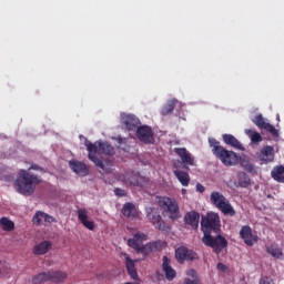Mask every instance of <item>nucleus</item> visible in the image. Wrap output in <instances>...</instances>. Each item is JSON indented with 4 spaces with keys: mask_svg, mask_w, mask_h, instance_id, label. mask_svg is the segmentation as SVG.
Segmentation results:
<instances>
[{
    "mask_svg": "<svg viewBox=\"0 0 284 284\" xmlns=\"http://www.w3.org/2000/svg\"><path fill=\"white\" fill-rule=\"evenodd\" d=\"M184 284H201V280H199V278H194V280L185 278Z\"/></svg>",
    "mask_w": 284,
    "mask_h": 284,
    "instance_id": "nucleus-40",
    "label": "nucleus"
},
{
    "mask_svg": "<svg viewBox=\"0 0 284 284\" xmlns=\"http://www.w3.org/2000/svg\"><path fill=\"white\" fill-rule=\"evenodd\" d=\"M191 272H192V274H196V271H194V270H192Z\"/></svg>",
    "mask_w": 284,
    "mask_h": 284,
    "instance_id": "nucleus-46",
    "label": "nucleus"
},
{
    "mask_svg": "<svg viewBox=\"0 0 284 284\" xmlns=\"http://www.w3.org/2000/svg\"><path fill=\"white\" fill-rule=\"evenodd\" d=\"M212 205H214L224 216H236L234 206L230 203V200L219 191H213L210 196Z\"/></svg>",
    "mask_w": 284,
    "mask_h": 284,
    "instance_id": "nucleus-5",
    "label": "nucleus"
},
{
    "mask_svg": "<svg viewBox=\"0 0 284 284\" xmlns=\"http://www.w3.org/2000/svg\"><path fill=\"white\" fill-rule=\"evenodd\" d=\"M258 284H276V283H274V280H272L271 277L264 276L260 278Z\"/></svg>",
    "mask_w": 284,
    "mask_h": 284,
    "instance_id": "nucleus-37",
    "label": "nucleus"
},
{
    "mask_svg": "<svg viewBox=\"0 0 284 284\" xmlns=\"http://www.w3.org/2000/svg\"><path fill=\"white\" fill-rule=\"evenodd\" d=\"M272 179H274V181H277V183H284V166H277L274 168L271 172Z\"/></svg>",
    "mask_w": 284,
    "mask_h": 284,
    "instance_id": "nucleus-26",
    "label": "nucleus"
},
{
    "mask_svg": "<svg viewBox=\"0 0 284 284\" xmlns=\"http://www.w3.org/2000/svg\"><path fill=\"white\" fill-rule=\"evenodd\" d=\"M199 221H201V214L196 211H190L184 215L185 225H190L192 230H199Z\"/></svg>",
    "mask_w": 284,
    "mask_h": 284,
    "instance_id": "nucleus-16",
    "label": "nucleus"
},
{
    "mask_svg": "<svg viewBox=\"0 0 284 284\" xmlns=\"http://www.w3.org/2000/svg\"><path fill=\"white\" fill-rule=\"evenodd\" d=\"M122 123L129 132H136L139 130V125H141V120L132 114H123L121 116Z\"/></svg>",
    "mask_w": 284,
    "mask_h": 284,
    "instance_id": "nucleus-13",
    "label": "nucleus"
},
{
    "mask_svg": "<svg viewBox=\"0 0 284 284\" xmlns=\"http://www.w3.org/2000/svg\"><path fill=\"white\" fill-rule=\"evenodd\" d=\"M78 219L87 230H94V222L88 220V211L85 209L78 210Z\"/></svg>",
    "mask_w": 284,
    "mask_h": 284,
    "instance_id": "nucleus-22",
    "label": "nucleus"
},
{
    "mask_svg": "<svg viewBox=\"0 0 284 284\" xmlns=\"http://www.w3.org/2000/svg\"><path fill=\"white\" fill-rule=\"evenodd\" d=\"M114 194L115 196H128V193L125 192V190L119 189V187L114 190Z\"/></svg>",
    "mask_w": 284,
    "mask_h": 284,
    "instance_id": "nucleus-38",
    "label": "nucleus"
},
{
    "mask_svg": "<svg viewBox=\"0 0 284 284\" xmlns=\"http://www.w3.org/2000/svg\"><path fill=\"white\" fill-rule=\"evenodd\" d=\"M125 267L129 276L133 281H139V273L136 272V265L134 264V260H131L130 256H125Z\"/></svg>",
    "mask_w": 284,
    "mask_h": 284,
    "instance_id": "nucleus-21",
    "label": "nucleus"
},
{
    "mask_svg": "<svg viewBox=\"0 0 284 284\" xmlns=\"http://www.w3.org/2000/svg\"><path fill=\"white\" fill-rule=\"evenodd\" d=\"M143 241H148V235L142 232H138L132 239L128 240L129 247H132L136 254H143V256H149L152 252L161 250V242H149L143 245Z\"/></svg>",
    "mask_w": 284,
    "mask_h": 284,
    "instance_id": "nucleus-3",
    "label": "nucleus"
},
{
    "mask_svg": "<svg viewBox=\"0 0 284 284\" xmlns=\"http://www.w3.org/2000/svg\"><path fill=\"white\" fill-rule=\"evenodd\" d=\"M173 174L183 187H187V185H190V173L182 170H174Z\"/></svg>",
    "mask_w": 284,
    "mask_h": 284,
    "instance_id": "nucleus-25",
    "label": "nucleus"
},
{
    "mask_svg": "<svg viewBox=\"0 0 284 284\" xmlns=\"http://www.w3.org/2000/svg\"><path fill=\"white\" fill-rule=\"evenodd\" d=\"M209 145L210 148H212V153L214 154V156H216V159H220L223 165H225L226 168H232V165H236L239 163L241 159L239 154H236V152L234 151L224 149L221 145V142H219L216 139L210 138Z\"/></svg>",
    "mask_w": 284,
    "mask_h": 284,
    "instance_id": "nucleus-4",
    "label": "nucleus"
},
{
    "mask_svg": "<svg viewBox=\"0 0 284 284\" xmlns=\"http://www.w3.org/2000/svg\"><path fill=\"white\" fill-rule=\"evenodd\" d=\"M264 130H266V132H270L272 136L278 138V130H276L274 125L267 123L266 126H264Z\"/></svg>",
    "mask_w": 284,
    "mask_h": 284,
    "instance_id": "nucleus-36",
    "label": "nucleus"
},
{
    "mask_svg": "<svg viewBox=\"0 0 284 284\" xmlns=\"http://www.w3.org/2000/svg\"><path fill=\"white\" fill-rule=\"evenodd\" d=\"M245 134L248 135L251 142L254 143L255 145L263 141V136H261V134L256 132V130L254 129H246Z\"/></svg>",
    "mask_w": 284,
    "mask_h": 284,
    "instance_id": "nucleus-28",
    "label": "nucleus"
},
{
    "mask_svg": "<svg viewBox=\"0 0 284 284\" xmlns=\"http://www.w3.org/2000/svg\"><path fill=\"white\" fill-rule=\"evenodd\" d=\"M222 139L226 145H231V148H236V150H243V144L232 134H223Z\"/></svg>",
    "mask_w": 284,
    "mask_h": 284,
    "instance_id": "nucleus-24",
    "label": "nucleus"
},
{
    "mask_svg": "<svg viewBox=\"0 0 284 284\" xmlns=\"http://www.w3.org/2000/svg\"><path fill=\"white\" fill-rule=\"evenodd\" d=\"M253 123H255L260 130H265L267 122H265V119L263 118V114H257L254 120Z\"/></svg>",
    "mask_w": 284,
    "mask_h": 284,
    "instance_id": "nucleus-34",
    "label": "nucleus"
},
{
    "mask_svg": "<svg viewBox=\"0 0 284 284\" xmlns=\"http://www.w3.org/2000/svg\"><path fill=\"white\" fill-rule=\"evenodd\" d=\"M44 223H57V220L45 213L44 214Z\"/></svg>",
    "mask_w": 284,
    "mask_h": 284,
    "instance_id": "nucleus-39",
    "label": "nucleus"
},
{
    "mask_svg": "<svg viewBox=\"0 0 284 284\" xmlns=\"http://www.w3.org/2000/svg\"><path fill=\"white\" fill-rule=\"evenodd\" d=\"M146 216L149 221L158 229L162 230V232H165L168 230V226L165 225V221H163V217L161 216V212L156 207H149L146 209Z\"/></svg>",
    "mask_w": 284,
    "mask_h": 284,
    "instance_id": "nucleus-9",
    "label": "nucleus"
},
{
    "mask_svg": "<svg viewBox=\"0 0 284 284\" xmlns=\"http://www.w3.org/2000/svg\"><path fill=\"white\" fill-rule=\"evenodd\" d=\"M48 278L51 283H63L68 278V274L63 271L48 272Z\"/></svg>",
    "mask_w": 284,
    "mask_h": 284,
    "instance_id": "nucleus-23",
    "label": "nucleus"
},
{
    "mask_svg": "<svg viewBox=\"0 0 284 284\" xmlns=\"http://www.w3.org/2000/svg\"><path fill=\"white\" fill-rule=\"evenodd\" d=\"M122 214L126 219H136V216H139V211L136 210V205L128 202L122 207Z\"/></svg>",
    "mask_w": 284,
    "mask_h": 284,
    "instance_id": "nucleus-20",
    "label": "nucleus"
},
{
    "mask_svg": "<svg viewBox=\"0 0 284 284\" xmlns=\"http://www.w3.org/2000/svg\"><path fill=\"white\" fill-rule=\"evenodd\" d=\"M182 192H183V194H185V192H186L185 189H183Z\"/></svg>",
    "mask_w": 284,
    "mask_h": 284,
    "instance_id": "nucleus-48",
    "label": "nucleus"
},
{
    "mask_svg": "<svg viewBox=\"0 0 284 284\" xmlns=\"http://www.w3.org/2000/svg\"><path fill=\"white\" fill-rule=\"evenodd\" d=\"M148 178L141 176L139 174H134L132 176V180H130L131 185H138L140 187H143V185H145V183H148Z\"/></svg>",
    "mask_w": 284,
    "mask_h": 284,
    "instance_id": "nucleus-32",
    "label": "nucleus"
},
{
    "mask_svg": "<svg viewBox=\"0 0 284 284\" xmlns=\"http://www.w3.org/2000/svg\"><path fill=\"white\" fill-rule=\"evenodd\" d=\"M277 121H281V116L277 115Z\"/></svg>",
    "mask_w": 284,
    "mask_h": 284,
    "instance_id": "nucleus-47",
    "label": "nucleus"
},
{
    "mask_svg": "<svg viewBox=\"0 0 284 284\" xmlns=\"http://www.w3.org/2000/svg\"><path fill=\"white\" fill-rule=\"evenodd\" d=\"M69 166L79 176H88L90 174V170H88V165H85V163L81 161L71 160L69 162Z\"/></svg>",
    "mask_w": 284,
    "mask_h": 284,
    "instance_id": "nucleus-14",
    "label": "nucleus"
},
{
    "mask_svg": "<svg viewBox=\"0 0 284 284\" xmlns=\"http://www.w3.org/2000/svg\"><path fill=\"white\" fill-rule=\"evenodd\" d=\"M174 152H175V154H178V156H180V159L184 165H194V159L187 152V149L176 148V149H174Z\"/></svg>",
    "mask_w": 284,
    "mask_h": 284,
    "instance_id": "nucleus-18",
    "label": "nucleus"
},
{
    "mask_svg": "<svg viewBox=\"0 0 284 284\" xmlns=\"http://www.w3.org/2000/svg\"><path fill=\"white\" fill-rule=\"evenodd\" d=\"M52 250V242L42 241L38 245L33 247V254L36 256H43V254H48L49 251Z\"/></svg>",
    "mask_w": 284,
    "mask_h": 284,
    "instance_id": "nucleus-19",
    "label": "nucleus"
},
{
    "mask_svg": "<svg viewBox=\"0 0 284 284\" xmlns=\"http://www.w3.org/2000/svg\"><path fill=\"white\" fill-rule=\"evenodd\" d=\"M202 243L206 247H211L214 254H221V252H223L224 250H227V245H230L225 236L219 233L216 236H212V233L210 232H204V235L202 237Z\"/></svg>",
    "mask_w": 284,
    "mask_h": 284,
    "instance_id": "nucleus-6",
    "label": "nucleus"
},
{
    "mask_svg": "<svg viewBox=\"0 0 284 284\" xmlns=\"http://www.w3.org/2000/svg\"><path fill=\"white\" fill-rule=\"evenodd\" d=\"M201 225L204 233L212 234L214 232L215 234H221V217L219 213H207L206 216L202 217Z\"/></svg>",
    "mask_w": 284,
    "mask_h": 284,
    "instance_id": "nucleus-7",
    "label": "nucleus"
},
{
    "mask_svg": "<svg viewBox=\"0 0 284 284\" xmlns=\"http://www.w3.org/2000/svg\"><path fill=\"white\" fill-rule=\"evenodd\" d=\"M247 170H248V171H252V170H253V166H252V165H250Z\"/></svg>",
    "mask_w": 284,
    "mask_h": 284,
    "instance_id": "nucleus-45",
    "label": "nucleus"
},
{
    "mask_svg": "<svg viewBox=\"0 0 284 284\" xmlns=\"http://www.w3.org/2000/svg\"><path fill=\"white\" fill-rule=\"evenodd\" d=\"M159 205L162 207L170 219H176L179 216V203L172 197H160Z\"/></svg>",
    "mask_w": 284,
    "mask_h": 284,
    "instance_id": "nucleus-8",
    "label": "nucleus"
},
{
    "mask_svg": "<svg viewBox=\"0 0 284 284\" xmlns=\"http://www.w3.org/2000/svg\"><path fill=\"white\" fill-rule=\"evenodd\" d=\"M175 258L178 263H185V261H197L199 254L185 246H180L175 250Z\"/></svg>",
    "mask_w": 284,
    "mask_h": 284,
    "instance_id": "nucleus-10",
    "label": "nucleus"
},
{
    "mask_svg": "<svg viewBox=\"0 0 284 284\" xmlns=\"http://www.w3.org/2000/svg\"><path fill=\"white\" fill-rule=\"evenodd\" d=\"M135 136L146 145L154 143V132L152 131V128L148 125L138 128V130H135Z\"/></svg>",
    "mask_w": 284,
    "mask_h": 284,
    "instance_id": "nucleus-11",
    "label": "nucleus"
},
{
    "mask_svg": "<svg viewBox=\"0 0 284 284\" xmlns=\"http://www.w3.org/2000/svg\"><path fill=\"white\" fill-rule=\"evenodd\" d=\"M237 181L240 187H250L252 184V180H250V175L245 172H239L237 173Z\"/></svg>",
    "mask_w": 284,
    "mask_h": 284,
    "instance_id": "nucleus-27",
    "label": "nucleus"
},
{
    "mask_svg": "<svg viewBox=\"0 0 284 284\" xmlns=\"http://www.w3.org/2000/svg\"><path fill=\"white\" fill-rule=\"evenodd\" d=\"M39 183H41V178L39 175L31 174L29 171L21 169L18 172L14 189L23 196H32Z\"/></svg>",
    "mask_w": 284,
    "mask_h": 284,
    "instance_id": "nucleus-2",
    "label": "nucleus"
},
{
    "mask_svg": "<svg viewBox=\"0 0 284 284\" xmlns=\"http://www.w3.org/2000/svg\"><path fill=\"white\" fill-rule=\"evenodd\" d=\"M30 170H36V171H38V172H45V171L43 170V168L39 166L38 164H32V165L29 168V171H30Z\"/></svg>",
    "mask_w": 284,
    "mask_h": 284,
    "instance_id": "nucleus-41",
    "label": "nucleus"
},
{
    "mask_svg": "<svg viewBox=\"0 0 284 284\" xmlns=\"http://www.w3.org/2000/svg\"><path fill=\"white\" fill-rule=\"evenodd\" d=\"M172 261L166 255L163 256L162 270L164 272L166 281H173L176 278V271L170 265Z\"/></svg>",
    "mask_w": 284,
    "mask_h": 284,
    "instance_id": "nucleus-15",
    "label": "nucleus"
},
{
    "mask_svg": "<svg viewBox=\"0 0 284 284\" xmlns=\"http://www.w3.org/2000/svg\"><path fill=\"white\" fill-rule=\"evenodd\" d=\"M44 221H45V213L44 212L39 211L33 216V223H37L38 225H43Z\"/></svg>",
    "mask_w": 284,
    "mask_h": 284,
    "instance_id": "nucleus-35",
    "label": "nucleus"
},
{
    "mask_svg": "<svg viewBox=\"0 0 284 284\" xmlns=\"http://www.w3.org/2000/svg\"><path fill=\"white\" fill-rule=\"evenodd\" d=\"M240 236L248 247H252L254 243H258V235L252 233V227L250 225L241 227Z\"/></svg>",
    "mask_w": 284,
    "mask_h": 284,
    "instance_id": "nucleus-12",
    "label": "nucleus"
},
{
    "mask_svg": "<svg viewBox=\"0 0 284 284\" xmlns=\"http://www.w3.org/2000/svg\"><path fill=\"white\" fill-rule=\"evenodd\" d=\"M0 274H1V268H0Z\"/></svg>",
    "mask_w": 284,
    "mask_h": 284,
    "instance_id": "nucleus-50",
    "label": "nucleus"
},
{
    "mask_svg": "<svg viewBox=\"0 0 284 284\" xmlns=\"http://www.w3.org/2000/svg\"><path fill=\"white\" fill-rule=\"evenodd\" d=\"M196 192H201V193L205 192V186H203V184H201V183H197L196 184Z\"/></svg>",
    "mask_w": 284,
    "mask_h": 284,
    "instance_id": "nucleus-43",
    "label": "nucleus"
},
{
    "mask_svg": "<svg viewBox=\"0 0 284 284\" xmlns=\"http://www.w3.org/2000/svg\"><path fill=\"white\" fill-rule=\"evenodd\" d=\"M258 159L263 163H272V161H274V146L265 145L261 150Z\"/></svg>",
    "mask_w": 284,
    "mask_h": 284,
    "instance_id": "nucleus-17",
    "label": "nucleus"
},
{
    "mask_svg": "<svg viewBox=\"0 0 284 284\" xmlns=\"http://www.w3.org/2000/svg\"><path fill=\"white\" fill-rule=\"evenodd\" d=\"M0 265H1V260H0Z\"/></svg>",
    "mask_w": 284,
    "mask_h": 284,
    "instance_id": "nucleus-49",
    "label": "nucleus"
},
{
    "mask_svg": "<svg viewBox=\"0 0 284 284\" xmlns=\"http://www.w3.org/2000/svg\"><path fill=\"white\" fill-rule=\"evenodd\" d=\"M217 270H221V272H225V270H227V266L223 263H217Z\"/></svg>",
    "mask_w": 284,
    "mask_h": 284,
    "instance_id": "nucleus-44",
    "label": "nucleus"
},
{
    "mask_svg": "<svg viewBox=\"0 0 284 284\" xmlns=\"http://www.w3.org/2000/svg\"><path fill=\"white\" fill-rule=\"evenodd\" d=\"M0 225L3 232H12V230H14V222L10 221L8 217H1Z\"/></svg>",
    "mask_w": 284,
    "mask_h": 284,
    "instance_id": "nucleus-30",
    "label": "nucleus"
},
{
    "mask_svg": "<svg viewBox=\"0 0 284 284\" xmlns=\"http://www.w3.org/2000/svg\"><path fill=\"white\" fill-rule=\"evenodd\" d=\"M176 100H170L161 110L162 116H168V114H172L174 112V108H176Z\"/></svg>",
    "mask_w": 284,
    "mask_h": 284,
    "instance_id": "nucleus-29",
    "label": "nucleus"
},
{
    "mask_svg": "<svg viewBox=\"0 0 284 284\" xmlns=\"http://www.w3.org/2000/svg\"><path fill=\"white\" fill-rule=\"evenodd\" d=\"M84 145L88 150V159L94 163L95 168L103 170V172H110L109 168H112V161L105 160V163L97 156V152L100 154H105L106 156H114L116 151L114 146L108 142L95 141L94 143L90 142L88 138H84Z\"/></svg>",
    "mask_w": 284,
    "mask_h": 284,
    "instance_id": "nucleus-1",
    "label": "nucleus"
},
{
    "mask_svg": "<svg viewBox=\"0 0 284 284\" xmlns=\"http://www.w3.org/2000/svg\"><path fill=\"white\" fill-rule=\"evenodd\" d=\"M266 252H267V254L273 256V258H281V256H283V251L278 246H275V245L267 246Z\"/></svg>",
    "mask_w": 284,
    "mask_h": 284,
    "instance_id": "nucleus-31",
    "label": "nucleus"
},
{
    "mask_svg": "<svg viewBox=\"0 0 284 284\" xmlns=\"http://www.w3.org/2000/svg\"><path fill=\"white\" fill-rule=\"evenodd\" d=\"M48 272L39 273L38 275L33 276L31 280V283L33 284H41V283H48Z\"/></svg>",
    "mask_w": 284,
    "mask_h": 284,
    "instance_id": "nucleus-33",
    "label": "nucleus"
},
{
    "mask_svg": "<svg viewBox=\"0 0 284 284\" xmlns=\"http://www.w3.org/2000/svg\"><path fill=\"white\" fill-rule=\"evenodd\" d=\"M118 143H119V149L120 150H123V152H128V146H121V145H123V139H119L118 140Z\"/></svg>",
    "mask_w": 284,
    "mask_h": 284,
    "instance_id": "nucleus-42",
    "label": "nucleus"
}]
</instances>
